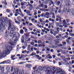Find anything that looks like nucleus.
Wrapping results in <instances>:
<instances>
[{
    "mask_svg": "<svg viewBox=\"0 0 74 74\" xmlns=\"http://www.w3.org/2000/svg\"><path fill=\"white\" fill-rule=\"evenodd\" d=\"M24 45L25 46V47H27V44L26 43H24Z\"/></svg>",
    "mask_w": 74,
    "mask_h": 74,
    "instance_id": "e433bc0d",
    "label": "nucleus"
},
{
    "mask_svg": "<svg viewBox=\"0 0 74 74\" xmlns=\"http://www.w3.org/2000/svg\"><path fill=\"white\" fill-rule=\"evenodd\" d=\"M11 22H12V21L11 20H9V24L10 25H11Z\"/></svg>",
    "mask_w": 74,
    "mask_h": 74,
    "instance_id": "412c9836",
    "label": "nucleus"
},
{
    "mask_svg": "<svg viewBox=\"0 0 74 74\" xmlns=\"http://www.w3.org/2000/svg\"><path fill=\"white\" fill-rule=\"evenodd\" d=\"M44 7H45V8L47 9V8H48V6L47 5H45Z\"/></svg>",
    "mask_w": 74,
    "mask_h": 74,
    "instance_id": "37998d69",
    "label": "nucleus"
},
{
    "mask_svg": "<svg viewBox=\"0 0 74 74\" xmlns=\"http://www.w3.org/2000/svg\"><path fill=\"white\" fill-rule=\"evenodd\" d=\"M21 5L23 6V5H26V4H27V2L24 1L21 2Z\"/></svg>",
    "mask_w": 74,
    "mask_h": 74,
    "instance_id": "f8f14e48",
    "label": "nucleus"
},
{
    "mask_svg": "<svg viewBox=\"0 0 74 74\" xmlns=\"http://www.w3.org/2000/svg\"><path fill=\"white\" fill-rule=\"evenodd\" d=\"M53 71H52L51 69L47 68L45 71V74H51V73H52L53 74L54 73H56V74H65V72L63 70H62L59 68H56L54 67L53 69Z\"/></svg>",
    "mask_w": 74,
    "mask_h": 74,
    "instance_id": "f257e3e1",
    "label": "nucleus"
},
{
    "mask_svg": "<svg viewBox=\"0 0 74 74\" xmlns=\"http://www.w3.org/2000/svg\"><path fill=\"white\" fill-rule=\"evenodd\" d=\"M0 68H1V71H4V67H2L1 66H0Z\"/></svg>",
    "mask_w": 74,
    "mask_h": 74,
    "instance_id": "6ab92c4d",
    "label": "nucleus"
},
{
    "mask_svg": "<svg viewBox=\"0 0 74 74\" xmlns=\"http://www.w3.org/2000/svg\"><path fill=\"white\" fill-rule=\"evenodd\" d=\"M30 44H31L32 45H34V42H31Z\"/></svg>",
    "mask_w": 74,
    "mask_h": 74,
    "instance_id": "72a5a7b5",
    "label": "nucleus"
},
{
    "mask_svg": "<svg viewBox=\"0 0 74 74\" xmlns=\"http://www.w3.org/2000/svg\"><path fill=\"white\" fill-rule=\"evenodd\" d=\"M66 21L67 22H69V21H70V20L69 19H66Z\"/></svg>",
    "mask_w": 74,
    "mask_h": 74,
    "instance_id": "680f3d73",
    "label": "nucleus"
},
{
    "mask_svg": "<svg viewBox=\"0 0 74 74\" xmlns=\"http://www.w3.org/2000/svg\"><path fill=\"white\" fill-rule=\"evenodd\" d=\"M25 63V62H21L18 63L19 64H23Z\"/></svg>",
    "mask_w": 74,
    "mask_h": 74,
    "instance_id": "cd10ccee",
    "label": "nucleus"
},
{
    "mask_svg": "<svg viewBox=\"0 0 74 74\" xmlns=\"http://www.w3.org/2000/svg\"><path fill=\"white\" fill-rule=\"evenodd\" d=\"M37 26H38V27H40V28H41V27H42V28H44V26H42H42L41 25H39V24H37Z\"/></svg>",
    "mask_w": 74,
    "mask_h": 74,
    "instance_id": "a211bd4d",
    "label": "nucleus"
},
{
    "mask_svg": "<svg viewBox=\"0 0 74 74\" xmlns=\"http://www.w3.org/2000/svg\"><path fill=\"white\" fill-rule=\"evenodd\" d=\"M30 3L31 4H33L34 3V2L33 1H30Z\"/></svg>",
    "mask_w": 74,
    "mask_h": 74,
    "instance_id": "49530a36",
    "label": "nucleus"
},
{
    "mask_svg": "<svg viewBox=\"0 0 74 74\" xmlns=\"http://www.w3.org/2000/svg\"><path fill=\"white\" fill-rule=\"evenodd\" d=\"M6 70H8V71L9 73H10L11 72V70L10 69V67L8 66H6Z\"/></svg>",
    "mask_w": 74,
    "mask_h": 74,
    "instance_id": "9d476101",
    "label": "nucleus"
},
{
    "mask_svg": "<svg viewBox=\"0 0 74 74\" xmlns=\"http://www.w3.org/2000/svg\"><path fill=\"white\" fill-rule=\"evenodd\" d=\"M59 27H58L56 28V29L57 30V31H58V32H59Z\"/></svg>",
    "mask_w": 74,
    "mask_h": 74,
    "instance_id": "4c0bfd02",
    "label": "nucleus"
},
{
    "mask_svg": "<svg viewBox=\"0 0 74 74\" xmlns=\"http://www.w3.org/2000/svg\"><path fill=\"white\" fill-rule=\"evenodd\" d=\"M9 63L10 64L11 63V61L9 60H7L6 61H5L3 62H2L0 64H4V63Z\"/></svg>",
    "mask_w": 74,
    "mask_h": 74,
    "instance_id": "0eeeda50",
    "label": "nucleus"
},
{
    "mask_svg": "<svg viewBox=\"0 0 74 74\" xmlns=\"http://www.w3.org/2000/svg\"><path fill=\"white\" fill-rule=\"evenodd\" d=\"M46 44H48L49 43V41L48 40H46L45 42Z\"/></svg>",
    "mask_w": 74,
    "mask_h": 74,
    "instance_id": "c03bdc74",
    "label": "nucleus"
},
{
    "mask_svg": "<svg viewBox=\"0 0 74 74\" xmlns=\"http://www.w3.org/2000/svg\"><path fill=\"white\" fill-rule=\"evenodd\" d=\"M63 25V26H64L65 27H67L68 26L66 24V23L64 24Z\"/></svg>",
    "mask_w": 74,
    "mask_h": 74,
    "instance_id": "a878e982",
    "label": "nucleus"
},
{
    "mask_svg": "<svg viewBox=\"0 0 74 74\" xmlns=\"http://www.w3.org/2000/svg\"><path fill=\"white\" fill-rule=\"evenodd\" d=\"M39 7H44V4H43L42 3H41L40 4V5L39 6Z\"/></svg>",
    "mask_w": 74,
    "mask_h": 74,
    "instance_id": "c85d7f7f",
    "label": "nucleus"
},
{
    "mask_svg": "<svg viewBox=\"0 0 74 74\" xmlns=\"http://www.w3.org/2000/svg\"><path fill=\"white\" fill-rule=\"evenodd\" d=\"M71 11L73 15L74 16V10L73 9H71Z\"/></svg>",
    "mask_w": 74,
    "mask_h": 74,
    "instance_id": "2eb2a0df",
    "label": "nucleus"
},
{
    "mask_svg": "<svg viewBox=\"0 0 74 74\" xmlns=\"http://www.w3.org/2000/svg\"><path fill=\"white\" fill-rule=\"evenodd\" d=\"M50 2L51 4H53V2L51 0Z\"/></svg>",
    "mask_w": 74,
    "mask_h": 74,
    "instance_id": "338daca9",
    "label": "nucleus"
},
{
    "mask_svg": "<svg viewBox=\"0 0 74 74\" xmlns=\"http://www.w3.org/2000/svg\"><path fill=\"white\" fill-rule=\"evenodd\" d=\"M28 29H27V28H26V29L25 30V32H28Z\"/></svg>",
    "mask_w": 74,
    "mask_h": 74,
    "instance_id": "5fc2aeb1",
    "label": "nucleus"
},
{
    "mask_svg": "<svg viewBox=\"0 0 74 74\" xmlns=\"http://www.w3.org/2000/svg\"><path fill=\"white\" fill-rule=\"evenodd\" d=\"M31 39L30 38H29L27 40V41H30Z\"/></svg>",
    "mask_w": 74,
    "mask_h": 74,
    "instance_id": "69168bd1",
    "label": "nucleus"
},
{
    "mask_svg": "<svg viewBox=\"0 0 74 74\" xmlns=\"http://www.w3.org/2000/svg\"><path fill=\"white\" fill-rule=\"evenodd\" d=\"M33 69H34V70H35V71H36L38 73H39V72H40V71H38V69L37 68H36V67L33 68Z\"/></svg>",
    "mask_w": 74,
    "mask_h": 74,
    "instance_id": "4468645a",
    "label": "nucleus"
},
{
    "mask_svg": "<svg viewBox=\"0 0 74 74\" xmlns=\"http://www.w3.org/2000/svg\"><path fill=\"white\" fill-rule=\"evenodd\" d=\"M70 64L68 62H67L65 64V65L66 66H68V65H69Z\"/></svg>",
    "mask_w": 74,
    "mask_h": 74,
    "instance_id": "79ce46f5",
    "label": "nucleus"
},
{
    "mask_svg": "<svg viewBox=\"0 0 74 74\" xmlns=\"http://www.w3.org/2000/svg\"><path fill=\"white\" fill-rule=\"evenodd\" d=\"M62 44L64 45H66V42H62Z\"/></svg>",
    "mask_w": 74,
    "mask_h": 74,
    "instance_id": "a18cd8bd",
    "label": "nucleus"
},
{
    "mask_svg": "<svg viewBox=\"0 0 74 74\" xmlns=\"http://www.w3.org/2000/svg\"><path fill=\"white\" fill-rule=\"evenodd\" d=\"M10 27L11 29H12L13 30H14L15 29V27H16L14 25H10Z\"/></svg>",
    "mask_w": 74,
    "mask_h": 74,
    "instance_id": "1a4fd4ad",
    "label": "nucleus"
},
{
    "mask_svg": "<svg viewBox=\"0 0 74 74\" xmlns=\"http://www.w3.org/2000/svg\"><path fill=\"white\" fill-rule=\"evenodd\" d=\"M50 51L51 52H54V50L53 49H51Z\"/></svg>",
    "mask_w": 74,
    "mask_h": 74,
    "instance_id": "8fccbe9b",
    "label": "nucleus"
},
{
    "mask_svg": "<svg viewBox=\"0 0 74 74\" xmlns=\"http://www.w3.org/2000/svg\"><path fill=\"white\" fill-rule=\"evenodd\" d=\"M53 58H55V57H56V56H55V55H53L52 56Z\"/></svg>",
    "mask_w": 74,
    "mask_h": 74,
    "instance_id": "052dcab7",
    "label": "nucleus"
},
{
    "mask_svg": "<svg viewBox=\"0 0 74 74\" xmlns=\"http://www.w3.org/2000/svg\"><path fill=\"white\" fill-rule=\"evenodd\" d=\"M69 33H72L73 32V30L72 29H71L69 31Z\"/></svg>",
    "mask_w": 74,
    "mask_h": 74,
    "instance_id": "6e6d98bb",
    "label": "nucleus"
},
{
    "mask_svg": "<svg viewBox=\"0 0 74 74\" xmlns=\"http://www.w3.org/2000/svg\"><path fill=\"white\" fill-rule=\"evenodd\" d=\"M40 21L41 23L42 24V25L43 26H44V25H45V22H44V21H43V23H42V19H41V18L40 19Z\"/></svg>",
    "mask_w": 74,
    "mask_h": 74,
    "instance_id": "9b49d317",
    "label": "nucleus"
},
{
    "mask_svg": "<svg viewBox=\"0 0 74 74\" xmlns=\"http://www.w3.org/2000/svg\"><path fill=\"white\" fill-rule=\"evenodd\" d=\"M59 66H61V65H62V63L61 62H59Z\"/></svg>",
    "mask_w": 74,
    "mask_h": 74,
    "instance_id": "4d7b16f0",
    "label": "nucleus"
},
{
    "mask_svg": "<svg viewBox=\"0 0 74 74\" xmlns=\"http://www.w3.org/2000/svg\"><path fill=\"white\" fill-rule=\"evenodd\" d=\"M38 43H41V44H42V42H41V41L40 40H38Z\"/></svg>",
    "mask_w": 74,
    "mask_h": 74,
    "instance_id": "58836bf2",
    "label": "nucleus"
},
{
    "mask_svg": "<svg viewBox=\"0 0 74 74\" xmlns=\"http://www.w3.org/2000/svg\"><path fill=\"white\" fill-rule=\"evenodd\" d=\"M17 5H18V6H21V4H20V3H17Z\"/></svg>",
    "mask_w": 74,
    "mask_h": 74,
    "instance_id": "de8ad7c7",
    "label": "nucleus"
},
{
    "mask_svg": "<svg viewBox=\"0 0 74 74\" xmlns=\"http://www.w3.org/2000/svg\"><path fill=\"white\" fill-rule=\"evenodd\" d=\"M29 10L30 11H32V8L31 7H29Z\"/></svg>",
    "mask_w": 74,
    "mask_h": 74,
    "instance_id": "864d4df0",
    "label": "nucleus"
},
{
    "mask_svg": "<svg viewBox=\"0 0 74 74\" xmlns=\"http://www.w3.org/2000/svg\"><path fill=\"white\" fill-rule=\"evenodd\" d=\"M66 41L68 43H70V41H69V40H68V39H67Z\"/></svg>",
    "mask_w": 74,
    "mask_h": 74,
    "instance_id": "09e8293b",
    "label": "nucleus"
},
{
    "mask_svg": "<svg viewBox=\"0 0 74 74\" xmlns=\"http://www.w3.org/2000/svg\"><path fill=\"white\" fill-rule=\"evenodd\" d=\"M30 47H31V45H29L28 47V48L29 49H30Z\"/></svg>",
    "mask_w": 74,
    "mask_h": 74,
    "instance_id": "a19ab883",
    "label": "nucleus"
},
{
    "mask_svg": "<svg viewBox=\"0 0 74 74\" xmlns=\"http://www.w3.org/2000/svg\"><path fill=\"white\" fill-rule=\"evenodd\" d=\"M62 22V18H60V19H59V22L61 23Z\"/></svg>",
    "mask_w": 74,
    "mask_h": 74,
    "instance_id": "f704fd0d",
    "label": "nucleus"
},
{
    "mask_svg": "<svg viewBox=\"0 0 74 74\" xmlns=\"http://www.w3.org/2000/svg\"><path fill=\"white\" fill-rule=\"evenodd\" d=\"M5 37H8V35L7 34V31H6L5 34Z\"/></svg>",
    "mask_w": 74,
    "mask_h": 74,
    "instance_id": "dca6fc26",
    "label": "nucleus"
},
{
    "mask_svg": "<svg viewBox=\"0 0 74 74\" xmlns=\"http://www.w3.org/2000/svg\"><path fill=\"white\" fill-rule=\"evenodd\" d=\"M13 70H14V68H13V67L12 66L11 67V70L12 72V71H13Z\"/></svg>",
    "mask_w": 74,
    "mask_h": 74,
    "instance_id": "3c124183",
    "label": "nucleus"
},
{
    "mask_svg": "<svg viewBox=\"0 0 74 74\" xmlns=\"http://www.w3.org/2000/svg\"><path fill=\"white\" fill-rule=\"evenodd\" d=\"M6 11L8 12H10V10L9 9H7Z\"/></svg>",
    "mask_w": 74,
    "mask_h": 74,
    "instance_id": "603ef678",
    "label": "nucleus"
},
{
    "mask_svg": "<svg viewBox=\"0 0 74 74\" xmlns=\"http://www.w3.org/2000/svg\"><path fill=\"white\" fill-rule=\"evenodd\" d=\"M60 2L59 1L56 3V4L57 5H60Z\"/></svg>",
    "mask_w": 74,
    "mask_h": 74,
    "instance_id": "4be33fe9",
    "label": "nucleus"
},
{
    "mask_svg": "<svg viewBox=\"0 0 74 74\" xmlns=\"http://www.w3.org/2000/svg\"><path fill=\"white\" fill-rule=\"evenodd\" d=\"M26 13V14H29V13H30V11L27 10Z\"/></svg>",
    "mask_w": 74,
    "mask_h": 74,
    "instance_id": "2f4dec72",
    "label": "nucleus"
},
{
    "mask_svg": "<svg viewBox=\"0 0 74 74\" xmlns=\"http://www.w3.org/2000/svg\"><path fill=\"white\" fill-rule=\"evenodd\" d=\"M49 24L50 26H52V25H53V23H49Z\"/></svg>",
    "mask_w": 74,
    "mask_h": 74,
    "instance_id": "e2e57ef3",
    "label": "nucleus"
},
{
    "mask_svg": "<svg viewBox=\"0 0 74 74\" xmlns=\"http://www.w3.org/2000/svg\"><path fill=\"white\" fill-rule=\"evenodd\" d=\"M20 32L21 34H23V29H21L20 30Z\"/></svg>",
    "mask_w": 74,
    "mask_h": 74,
    "instance_id": "393cba45",
    "label": "nucleus"
},
{
    "mask_svg": "<svg viewBox=\"0 0 74 74\" xmlns=\"http://www.w3.org/2000/svg\"><path fill=\"white\" fill-rule=\"evenodd\" d=\"M44 11H47V12L49 11V9H45Z\"/></svg>",
    "mask_w": 74,
    "mask_h": 74,
    "instance_id": "bf43d9fd",
    "label": "nucleus"
},
{
    "mask_svg": "<svg viewBox=\"0 0 74 74\" xmlns=\"http://www.w3.org/2000/svg\"><path fill=\"white\" fill-rule=\"evenodd\" d=\"M29 5L30 7H33V5L31 4H29Z\"/></svg>",
    "mask_w": 74,
    "mask_h": 74,
    "instance_id": "0e129e2a",
    "label": "nucleus"
},
{
    "mask_svg": "<svg viewBox=\"0 0 74 74\" xmlns=\"http://www.w3.org/2000/svg\"><path fill=\"white\" fill-rule=\"evenodd\" d=\"M4 19L2 18L0 20L1 24L2 25V28L3 30H5V24H4Z\"/></svg>",
    "mask_w": 74,
    "mask_h": 74,
    "instance_id": "20e7f679",
    "label": "nucleus"
},
{
    "mask_svg": "<svg viewBox=\"0 0 74 74\" xmlns=\"http://www.w3.org/2000/svg\"><path fill=\"white\" fill-rule=\"evenodd\" d=\"M45 14L46 16H49V13L48 12H47Z\"/></svg>",
    "mask_w": 74,
    "mask_h": 74,
    "instance_id": "bb28decb",
    "label": "nucleus"
},
{
    "mask_svg": "<svg viewBox=\"0 0 74 74\" xmlns=\"http://www.w3.org/2000/svg\"><path fill=\"white\" fill-rule=\"evenodd\" d=\"M1 74H4V71H1Z\"/></svg>",
    "mask_w": 74,
    "mask_h": 74,
    "instance_id": "774afa93",
    "label": "nucleus"
},
{
    "mask_svg": "<svg viewBox=\"0 0 74 74\" xmlns=\"http://www.w3.org/2000/svg\"><path fill=\"white\" fill-rule=\"evenodd\" d=\"M66 10L68 12H69L70 11V9H69V8H67Z\"/></svg>",
    "mask_w": 74,
    "mask_h": 74,
    "instance_id": "473e14b6",
    "label": "nucleus"
},
{
    "mask_svg": "<svg viewBox=\"0 0 74 74\" xmlns=\"http://www.w3.org/2000/svg\"><path fill=\"white\" fill-rule=\"evenodd\" d=\"M16 41L14 40V42H13L12 41H11L10 42H9V43L11 45H14V43H16Z\"/></svg>",
    "mask_w": 74,
    "mask_h": 74,
    "instance_id": "6e6552de",
    "label": "nucleus"
},
{
    "mask_svg": "<svg viewBox=\"0 0 74 74\" xmlns=\"http://www.w3.org/2000/svg\"><path fill=\"white\" fill-rule=\"evenodd\" d=\"M59 23H56V25L57 26H59Z\"/></svg>",
    "mask_w": 74,
    "mask_h": 74,
    "instance_id": "c9c22d12",
    "label": "nucleus"
},
{
    "mask_svg": "<svg viewBox=\"0 0 74 74\" xmlns=\"http://www.w3.org/2000/svg\"><path fill=\"white\" fill-rule=\"evenodd\" d=\"M5 50H4L2 52H0L1 51L0 50V59L1 58H3V57H5L6 54L10 53V51H11V50H12V47L8 45H7L5 46Z\"/></svg>",
    "mask_w": 74,
    "mask_h": 74,
    "instance_id": "f03ea898",
    "label": "nucleus"
},
{
    "mask_svg": "<svg viewBox=\"0 0 74 74\" xmlns=\"http://www.w3.org/2000/svg\"><path fill=\"white\" fill-rule=\"evenodd\" d=\"M34 34L35 36H37V32H35Z\"/></svg>",
    "mask_w": 74,
    "mask_h": 74,
    "instance_id": "13d9d810",
    "label": "nucleus"
},
{
    "mask_svg": "<svg viewBox=\"0 0 74 74\" xmlns=\"http://www.w3.org/2000/svg\"><path fill=\"white\" fill-rule=\"evenodd\" d=\"M38 68L39 70H38V71H39V72H38V73H40V72H41V71L42 70H45L47 69V68L45 67H44L43 68V69H42V67L41 66H39Z\"/></svg>",
    "mask_w": 74,
    "mask_h": 74,
    "instance_id": "39448f33",
    "label": "nucleus"
},
{
    "mask_svg": "<svg viewBox=\"0 0 74 74\" xmlns=\"http://www.w3.org/2000/svg\"><path fill=\"white\" fill-rule=\"evenodd\" d=\"M21 55L23 58H26V56H25L23 54H21Z\"/></svg>",
    "mask_w": 74,
    "mask_h": 74,
    "instance_id": "7c9ffc66",
    "label": "nucleus"
},
{
    "mask_svg": "<svg viewBox=\"0 0 74 74\" xmlns=\"http://www.w3.org/2000/svg\"><path fill=\"white\" fill-rule=\"evenodd\" d=\"M17 19L18 20V21H19V22H21V21H22V19L21 18V17L19 16L17 17Z\"/></svg>",
    "mask_w": 74,
    "mask_h": 74,
    "instance_id": "ddd939ff",
    "label": "nucleus"
},
{
    "mask_svg": "<svg viewBox=\"0 0 74 74\" xmlns=\"http://www.w3.org/2000/svg\"><path fill=\"white\" fill-rule=\"evenodd\" d=\"M15 22L16 23H17L18 25H19L20 23V22L18 21H16Z\"/></svg>",
    "mask_w": 74,
    "mask_h": 74,
    "instance_id": "b1692460",
    "label": "nucleus"
},
{
    "mask_svg": "<svg viewBox=\"0 0 74 74\" xmlns=\"http://www.w3.org/2000/svg\"><path fill=\"white\" fill-rule=\"evenodd\" d=\"M17 33L16 32H14V31L13 30H11L10 31L9 36L10 37H12L13 40H15V39H16V36Z\"/></svg>",
    "mask_w": 74,
    "mask_h": 74,
    "instance_id": "7ed1b4c3",
    "label": "nucleus"
},
{
    "mask_svg": "<svg viewBox=\"0 0 74 74\" xmlns=\"http://www.w3.org/2000/svg\"><path fill=\"white\" fill-rule=\"evenodd\" d=\"M25 67H27V68H28L29 69H30V70H31V69L30 68L32 67V65L30 64H26L25 65Z\"/></svg>",
    "mask_w": 74,
    "mask_h": 74,
    "instance_id": "423d86ee",
    "label": "nucleus"
},
{
    "mask_svg": "<svg viewBox=\"0 0 74 74\" xmlns=\"http://www.w3.org/2000/svg\"><path fill=\"white\" fill-rule=\"evenodd\" d=\"M46 50H47L48 52H50V49L48 47L46 48Z\"/></svg>",
    "mask_w": 74,
    "mask_h": 74,
    "instance_id": "5701e85b",
    "label": "nucleus"
},
{
    "mask_svg": "<svg viewBox=\"0 0 74 74\" xmlns=\"http://www.w3.org/2000/svg\"><path fill=\"white\" fill-rule=\"evenodd\" d=\"M16 30L17 31H18L19 30V29L18 28H16V27L15 28V29H14V30Z\"/></svg>",
    "mask_w": 74,
    "mask_h": 74,
    "instance_id": "ea45409f",
    "label": "nucleus"
},
{
    "mask_svg": "<svg viewBox=\"0 0 74 74\" xmlns=\"http://www.w3.org/2000/svg\"><path fill=\"white\" fill-rule=\"evenodd\" d=\"M61 51L62 53H63V54H66V53H67V52L66 50L62 51L61 50Z\"/></svg>",
    "mask_w": 74,
    "mask_h": 74,
    "instance_id": "f3484780",
    "label": "nucleus"
},
{
    "mask_svg": "<svg viewBox=\"0 0 74 74\" xmlns=\"http://www.w3.org/2000/svg\"><path fill=\"white\" fill-rule=\"evenodd\" d=\"M66 59H67V60H70V58H65L64 59V61L65 62H66Z\"/></svg>",
    "mask_w": 74,
    "mask_h": 74,
    "instance_id": "c756f323",
    "label": "nucleus"
},
{
    "mask_svg": "<svg viewBox=\"0 0 74 74\" xmlns=\"http://www.w3.org/2000/svg\"><path fill=\"white\" fill-rule=\"evenodd\" d=\"M69 35L71 36H72V37H74V34H73L72 33H69Z\"/></svg>",
    "mask_w": 74,
    "mask_h": 74,
    "instance_id": "aec40b11",
    "label": "nucleus"
}]
</instances>
